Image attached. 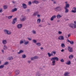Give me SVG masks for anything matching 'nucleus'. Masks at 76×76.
I'll list each match as a JSON object with an SVG mask.
<instances>
[{
  "mask_svg": "<svg viewBox=\"0 0 76 76\" xmlns=\"http://www.w3.org/2000/svg\"><path fill=\"white\" fill-rule=\"evenodd\" d=\"M17 9L16 8H15L13 10H11L12 12H16V11H17Z\"/></svg>",
  "mask_w": 76,
  "mask_h": 76,
  "instance_id": "23",
  "label": "nucleus"
},
{
  "mask_svg": "<svg viewBox=\"0 0 76 76\" xmlns=\"http://www.w3.org/2000/svg\"><path fill=\"white\" fill-rule=\"evenodd\" d=\"M53 53L54 55H55V54H56V51H53L52 52V54H53Z\"/></svg>",
  "mask_w": 76,
  "mask_h": 76,
  "instance_id": "42",
  "label": "nucleus"
},
{
  "mask_svg": "<svg viewBox=\"0 0 76 76\" xmlns=\"http://www.w3.org/2000/svg\"><path fill=\"white\" fill-rule=\"evenodd\" d=\"M1 51L3 53H4V50L3 49L1 50Z\"/></svg>",
  "mask_w": 76,
  "mask_h": 76,
  "instance_id": "49",
  "label": "nucleus"
},
{
  "mask_svg": "<svg viewBox=\"0 0 76 76\" xmlns=\"http://www.w3.org/2000/svg\"><path fill=\"white\" fill-rule=\"evenodd\" d=\"M40 50H42V51H43V50H44V48H40Z\"/></svg>",
  "mask_w": 76,
  "mask_h": 76,
  "instance_id": "51",
  "label": "nucleus"
},
{
  "mask_svg": "<svg viewBox=\"0 0 76 76\" xmlns=\"http://www.w3.org/2000/svg\"><path fill=\"white\" fill-rule=\"evenodd\" d=\"M12 17H13V15L8 16V19H11L12 18Z\"/></svg>",
  "mask_w": 76,
  "mask_h": 76,
  "instance_id": "33",
  "label": "nucleus"
},
{
  "mask_svg": "<svg viewBox=\"0 0 76 76\" xmlns=\"http://www.w3.org/2000/svg\"><path fill=\"white\" fill-rule=\"evenodd\" d=\"M65 10V12L66 13H68L69 12V10L67 8H64Z\"/></svg>",
  "mask_w": 76,
  "mask_h": 76,
  "instance_id": "25",
  "label": "nucleus"
},
{
  "mask_svg": "<svg viewBox=\"0 0 76 76\" xmlns=\"http://www.w3.org/2000/svg\"><path fill=\"white\" fill-rule=\"evenodd\" d=\"M65 4H67V1H66L65 2Z\"/></svg>",
  "mask_w": 76,
  "mask_h": 76,
  "instance_id": "59",
  "label": "nucleus"
},
{
  "mask_svg": "<svg viewBox=\"0 0 76 76\" xmlns=\"http://www.w3.org/2000/svg\"><path fill=\"white\" fill-rule=\"evenodd\" d=\"M61 32L60 31H59L58 32V34H61Z\"/></svg>",
  "mask_w": 76,
  "mask_h": 76,
  "instance_id": "53",
  "label": "nucleus"
},
{
  "mask_svg": "<svg viewBox=\"0 0 76 76\" xmlns=\"http://www.w3.org/2000/svg\"><path fill=\"white\" fill-rule=\"evenodd\" d=\"M28 39L29 41H31V40H32V38L28 37Z\"/></svg>",
  "mask_w": 76,
  "mask_h": 76,
  "instance_id": "47",
  "label": "nucleus"
},
{
  "mask_svg": "<svg viewBox=\"0 0 76 76\" xmlns=\"http://www.w3.org/2000/svg\"><path fill=\"white\" fill-rule=\"evenodd\" d=\"M28 63H31V61H28Z\"/></svg>",
  "mask_w": 76,
  "mask_h": 76,
  "instance_id": "64",
  "label": "nucleus"
},
{
  "mask_svg": "<svg viewBox=\"0 0 76 76\" xmlns=\"http://www.w3.org/2000/svg\"><path fill=\"white\" fill-rule=\"evenodd\" d=\"M15 73L16 75H19V74L20 73V71H19V70H16L15 71Z\"/></svg>",
  "mask_w": 76,
  "mask_h": 76,
  "instance_id": "10",
  "label": "nucleus"
},
{
  "mask_svg": "<svg viewBox=\"0 0 76 76\" xmlns=\"http://www.w3.org/2000/svg\"><path fill=\"white\" fill-rule=\"evenodd\" d=\"M54 10L56 11V12H60L62 10V8L61 7H56L54 9Z\"/></svg>",
  "mask_w": 76,
  "mask_h": 76,
  "instance_id": "2",
  "label": "nucleus"
},
{
  "mask_svg": "<svg viewBox=\"0 0 76 76\" xmlns=\"http://www.w3.org/2000/svg\"><path fill=\"white\" fill-rule=\"evenodd\" d=\"M3 8L4 9H7V7L6 5H4L3 6Z\"/></svg>",
  "mask_w": 76,
  "mask_h": 76,
  "instance_id": "35",
  "label": "nucleus"
},
{
  "mask_svg": "<svg viewBox=\"0 0 76 76\" xmlns=\"http://www.w3.org/2000/svg\"><path fill=\"white\" fill-rule=\"evenodd\" d=\"M33 3H35V4H38L39 3V2L37 0H34Z\"/></svg>",
  "mask_w": 76,
  "mask_h": 76,
  "instance_id": "27",
  "label": "nucleus"
},
{
  "mask_svg": "<svg viewBox=\"0 0 76 76\" xmlns=\"http://www.w3.org/2000/svg\"><path fill=\"white\" fill-rule=\"evenodd\" d=\"M37 23L39 24L41 23V18H38L37 20Z\"/></svg>",
  "mask_w": 76,
  "mask_h": 76,
  "instance_id": "17",
  "label": "nucleus"
},
{
  "mask_svg": "<svg viewBox=\"0 0 76 76\" xmlns=\"http://www.w3.org/2000/svg\"><path fill=\"white\" fill-rule=\"evenodd\" d=\"M53 3L54 4H56V3H57V2H56V1H53Z\"/></svg>",
  "mask_w": 76,
  "mask_h": 76,
  "instance_id": "55",
  "label": "nucleus"
},
{
  "mask_svg": "<svg viewBox=\"0 0 76 76\" xmlns=\"http://www.w3.org/2000/svg\"><path fill=\"white\" fill-rule=\"evenodd\" d=\"M60 61L61 62H62V63H63V62H64V59H61L60 60Z\"/></svg>",
  "mask_w": 76,
  "mask_h": 76,
  "instance_id": "44",
  "label": "nucleus"
},
{
  "mask_svg": "<svg viewBox=\"0 0 76 76\" xmlns=\"http://www.w3.org/2000/svg\"><path fill=\"white\" fill-rule=\"evenodd\" d=\"M58 39H59V40H63V39H64V36H61L58 37Z\"/></svg>",
  "mask_w": 76,
  "mask_h": 76,
  "instance_id": "9",
  "label": "nucleus"
},
{
  "mask_svg": "<svg viewBox=\"0 0 76 76\" xmlns=\"http://www.w3.org/2000/svg\"><path fill=\"white\" fill-rule=\"evenodd\" d=\"M22 6L23 9H26L27 8V5L25 4V3H23L22 4Z\"/></svg>",
  "mask_w": 76,
  "mask_h": 76,
  "instance_id": "11",
  "label": "nucleus"
},
{
  "mask_svg": "<svg viewBox=\"0 0 76 76\" xmlns=\"http://www.w3.org/2000/svg\"><path fill=\"white\" fill-rule=\"evenodd\" d=\"M39 26L40 27H41L42 26H41V24H39Z\"/></svg>",
  "mask_w": 76,
  "mask_h": 76,
  "instance_id": "61",
  "label": "nucleus"
},
{
  "mask_svg": "<svg viewBox=\"0 0 76 76\" xmlns=\"http://www.w3.org/2000/svg\"><path fill=\"white\" fill-rule=\"evenodd\" d=\"M69 42L72 45H73L74 43V42H73V41H70Z\"/></svg>",
  "mask_w": 76,
  "mask_h": 76,
  "instance_id": "41",
  "label": "nucleus"
},
{
  "mask_svg": "<svg viewBox=\"0 0 76 76\" xmlns=\"http://www.w3.org/2000/svg\"><path fill=\"white\" fill-rule=\"evenodd\" d=\"M70 7V5L69 4H66L65 5V6L64 7V8L67 9V8H69Z\"/></svg>",
  "mask_w": 76,
  "mask_h": 76,
  "instance_id": "15",
  "label": "nucleus"
},
{
  "mask_svg": "<svg viewBox=\"0 0 76 76\" xmlns=\"http://www.w3.org/2000/svg\"><path fill=\"white\" fill-rule=\"evenodd\" d=\"M56 18V16L53 15L52 17L50 19V20H51V21H53V20L54 19Z\"/></svg>",
  "mask_w": 76,
  "mask_h": 76,
  "instance_id": "12",
  "label": "nucleus"
},
{
  "mask_svg": "<svg viewBox=\"0 0 76 76\" xmlns=\"http://www.w3.org/2000/svg\"><path fill=\"white\" fill-rule=\"evenodd\" d=\"M57 22H60V20H57Z\"/></svg>",
  "mask_w": 76,
  "mask_h": 76,
  "instance_id": "63",
  "label": "nucleus"
},
{
  "mask_svg": "<svg viewBox=\"0 0 76 76\" xmlns=\"http://www.w3.org/2000/svg\"><path fill=\"white\" fill-rule=\"evenodd\" d=\"M69 27L72 28H76V25H75L74 24L72 23L69 25Z\"/></svg>",
  "mask_w": 76,
  "mask_h": 76,
  "instance_id": "4",
  "label": "nucleus"
},
{
  "mask_svg": "<svg viewBox=\"0 0 76 76\" xmlns=\"http://www.w3.org/2000/svg\"><path fill=\"white\" fill-rule=\"evenodd\" d=\"M31 60H35V59L34 58V57H31Z\"/></svg>",
  "mask_w": 76,
  "mask_h": 76,
  "instance_id": "45",
  "label": "nucleus"
},
{
  "mask_svg": "<svg viewBox=\"0 0 76 76\" xmlns=\"http://www.w3.org/2000/svg\"><path fill=\"white\" fill-rule=\"evenodd\" d=\"M56 17L58 19H60L62 16L60 14H58L56 15Z\"/></svg>",
  "mask_w": 76,
  "mask_h": 76,
  "instance_id": "19",
  "label": "nucleus"
},
{
  "mask_svg": "<svg viewBox=\"0 0 76 76\" xmlns=\"http://www.w3.org/2000/svg\"><path fill=\"white\" fill-rule=\"evenodd\" d=\"M32 33L33 34H36V31L35 30H33L32 31Z\"/></svg>",
  "mask_w": 76,
  "mask_h": 76,
  "instance_id": "38",
  "label": "nucleus"
},
{
  "mask_svg": "<svg viewBox=\"0 0 76 76\" xmlns=\"http://www.w3.org/2000/svg\"><path fill=\"white\" fill-rule=\"evenodd\" d=\"M74 23H75V24H74L75 25H76V21H74Z\"/></svg>",
  "mask_w": 76,
  "mask_h": 76,
  "instance_id": "54",
  "label": "nucleus"
},
{
  "mask_svg": "<svg viewBox=\"0 0 76 76\" xmlns=\"http://www.w3.org/2000/svg\"><path fill=\"white\" fill-rule=\"evenodd\" d=\"M48 25H51V24H50V23H48Z\"/></svg>",
  "mask_w": 76,
  "mask_h": 76,
  "instance_id": "62",
  "label": "nucleus"
},
{
  "mask_svg": "<svg viewBox=\"0 0 76 76\" xmlns=\"http://www.w3.org/2000/svg\"><path fill=\"white\" fill-rule=\"evenodd\" d=\"M73 58V55H70L69 56V59H72Z\"/></svg>",
  "mask_w": 76,
  "mask_h": 76,
  "instance_id": "28",
  "label": "nucleus"
},
{
  "mask_svg": "<svg viewBox=\"0 0 76 76\" xmlns=\"http://www.w3.org/2000/svg\"><path fill=\"white\" fill-rule=\"evenodd\" d=\"M36 45L38 47H40L41 46V43L39 42L37 43H36Z\"/></svg>",
  "mask_w": 76,
  "mask_h": 76,
  "instance_id": "30",
  "label": "nucleus"
},
{
  "mask_svg": "<svg viewBox=\"0 0 76 76\" xmlns=\"http://www.w3.org/2000/svg\"><path fill=\"white\" fill-rule=\"evenodd\" d=\"M22 24H19L17 25V28L19 29L22 28Z\"/></svg>",
  "mask_w": 76,
  "mask_h": 76,
  "instance_id": "14",
  "label": "nucleus"
},
{
  "mask_svg": "<svg viewBox=\"0 0 76 76\" xmlns=\"http://www.w3.org/2000/svg\"><path fill=\"white\" fill-rule=\"evenodd\" d=\"M2 44L3 45H6L7 44V40H6L4 39L2 40Z\"/></svg>",
  "mask_w": 76,
  "mask_h": 76,
  "instance_id": "13",
  "label": "nucleus"
},
{
  "mask_svg": "<svg viewBox=\"0 0 76 76\" xmlns=\"http://www.w3.org/2000/svg\"><path fill=\"white\" fill-rule=\"evenodd\" d=\"M68 49L69 52H73V49L72 47H68Z\"/></svg>",
  "mask_w": 76,
  "mask_h": 76,
  "instance_id": "8",
  "label": "nucleus"
},
{
  "mask_svg": "<svg viewBox=\"0 0 76 76\" xmlns=\"http://www.w3.org/2000/svg\"><path fill=\"white\" fill-rule=\"evenodd\" d=\"M66 63L67 65H70L71 64V61H67Z\"/></svg>",
  "mask_w": 76,
  "mask_h": 76,
  "instance_id": "20",
  "label": "nucleus"
},
{
  "mask_svg": "<svg viewBox=\"0 0 76 76\" xmlns=\"http://www.w3.org/2000/svg\"><path fill=\"white\" fill-rule=\"evenodd\" d=\"M8 59L9 60H13V58L12 56H10L8 58Z\"/></svg>",
  "mask_w": 76,
  "mask_h": 76,
  "instance_id": "24",
  "label": "nucleus"
},
{
  "mask_svg": "<svg viewBox=\"0 0 76 76\" xmlns=\"http://www.w3.org/2000/svg\"><path fill=\"white\" fill-rule=\"evenodd\" d=\"M73 9H74V10H72V12L73 13H76V7H74L73 8Z\"/></svg>",
  "mask_w": 76,
  "mask_h": 76,
  "instance_id": "18",
  "label": "nucleus"
},
{
  "mask_svg": "<svg viewBox=\"0 0 76 76\" xmlns=\"http://www.w3.org/2000/svg\"><path fill=\"white\" fill-rule=\"evenodd\" d=\"M22 18L20 19V20H21V21H22V22H24V21L26 20V17L25 16H23L22 15Z\"/></svg>",
  "mask_w": 76,
  "mask_h": 76,
  "instance_id": "5",
  "label": "nucleus"
},
{
  "mask_svg": "<svg viewBox=\"0 0 76 76\" xmlns=\"http://www.w3.org/2000/svg\"><path fill=\"white\" fill-rule=\"evenodd\" d=\"M28 4H29V5H31L32 4V3H31V1H29L28 2Z\"/></svg>",
  "mask_w": 76,
  "mask_h": 76,
  "instance_id": "43",
  "label": "nucleus"
},
{
  "mask_svg": "<svg viewBox=\"0 0 76 76\" xmlns=\"http://www.w3.org/2000/svg\"><path fill=\"white\" fill-rule=\"evenodd\" d=\"M3 12V9L0 8V13H1Z\"/></svg>",
  "mask_w": 76,
  "mask_h": 76,
  "instance_id": "46",
  "label": "nucleus"
},
{
  "mask_svg": "<svg viewBox=\"0 0 76 76\" xmlns=\"http://www.w3.org/2000/svg\"><path fill=\"white\" fill-rule=\"evenodd\" d=\"M24 45H28L29 43V42L28 40H24Z\"/></svg>",
  "mask_w": 76,
  "mask_h": 76,
  "instance_id": "7",
  "label": "nucleus"
},
{
  "mask_svg": "<svg viewBox=\"0 0 76 76\" xmlns=\"http://www.w3.org/2000/svg\"><path fill=\"white\" fill-rule=\"evenodd\" d=\"M16 22H17V18H15L13 20L12 23L14 25Z\"/></svg>",
  "mask_w": 76,
  "mask_h": 76,
  "instance_id": "6",
  "label": "nucleus"
},
{
  "mask_svg": "<svg viewBox=\"0 0 76 76\" xmlns=\"http://www.w3.org/2000/svg\"><path fill=\"white\" fill-rule=\"evenodd\" d=\"M4 67V66L3 65H1L0 66V69H3Z\"/></svg>",
  "mask_w": 76,
  "mask_h": 76,
  "instance_id": "40",
  "label": "nucleus"
},
{
  "mask_svg": "<svg viewBox=\"0 0 76 76\" xmlns=\"http://www.w3.org/2000/svg\"><path fill=\"white\" fill-rule=\"evenodd\" d=\"M22 58H26V55H22Z\"/></svg>",
  "mask_w": 76,
  "mask_h": 76,
  "instance_id": "32",
  "label": "nucleus"
},
{
  "mask_svg": "<svg viewBox=\"0 0 76 76\" xmlns=\"http://www.w3.org/2000/svg\"><path fill=\"white\" fill-rule=\"evenodd\" d=\"M67 42H70V41H69V39H67Z\"/></svg>",
  "mask_w": 76,
  "mask_h": 76,
  "instance_id": "58",
  "label": "nucleus"
},
{
  "mask_svg": "<svg viewBox=\"0 0 76 76\" xmlns=\"http://www.w3.org/2000/svg\"><path fill=\"white\" fill-rule=\"evenodd\" d=\"M3 48L4 50H7V47L6 45H4L3 46Z\"/></svg>",
  "mask_w": 76,
  "mask_h": 76,
  "instance_id": "16",
  "label": "nucleus"
},
{
  "mask_svg": "<svg viewBox=\"0 0 76 76\" xmlns=\"http://www.w3.org/2000/svg\"><path fill=\"white\" fill-rule=\"evenodd\" d=\"M59 60V58L57 57L52 58L51 60L52 61V66H55V64H56V60L57 61Z\"/></svg>",
  "mask_w": 76,
  "mask_h": 76,
  "instance_id": "1",
  "label": "nucleus"
},
{
  "mask_svg": "<svg viewBox=\"0 0 76 76\" xmlns=\"http://www.w3.org/2000/svg\"><path fill=\"white\" fill-rule=\"evenodd\" d=\"M9 64V62H6L4 64V65H7Z\"/></svg>",
  "mask_w": 76,
  "mask_h": 76,
  "instance_id": "36",
  "label": "nucleus"
},
{
  "mask_svg": "<svg viewBox=\"0 0 76 76\" xmlns=\"http://www.w3.org/2000/svg\"><path fill=\"white\" fill-rule=\"evenodd\" d=\"M24 52V50H20L19 52L18 53V54H21V53H23Z\"/></svg>",
  "mask_w": 76,
  "mask_h": 76,
  "instance_id": "21",
  "label": "nucleus"
},
{
  "mask_svg": "<svg viewBox=\"0 0 76 76\" xmlns=\"http://www.w3.org/2000/svg\"><path fill=\"white\" fill-rule=\"evenodd\" d=\"M30 11V10H29V9H27V12H29Z\"/></svg>",
  "mask_w": 76,
  "mask_h": 76,
  "instance_id": "52",
  "label": "nucleus"
},
{
  "mask_svg": "<svg viewBox=\"0 0 76 76\" xmlns=\"http://www.w3.org/2000/svg\"><path fill=\"white\" fill-rule=\"evenodd\" d=\"M37 17H38V18H40V17H41V15H40L39 14H37Z\"/></svg>",
  "mask_w": 76,
  "mask_h": 76,
  "instance_id": "48",
  "label": "nucleus"
},
{
  "mask_svg": "<svg viewBox=\"0 0 76 76\" xmlns=\"http://www.w3.org/2000/svg\"><path fill=\"white\" fill-rule=\"evenodd\" d=\"M61 47H62V48H64L65 47V45H64V43H62L61 44Z\"/></svg>",
  "mask_w": 76,
  "mask_h": 76,
  "instance_id": "34",
  "label": "nucleus"
},
{
  "mask_svg": "<svg viewBox=\"0 0 76 76\" xmlns=\"http://www.w3.org/2000/svg\"><path fill=\"white\" fill-rule=\"evenodd\" d=\"M38 13L39 12H35L33 14L34 16H36V15H37L38 14Z\"/></svg>",
  "mask_w": 76,
  "mask_h": 76,
  "instance_id": "29",
  "label": "nucleus"
},
{
  "mask_svg": "<svg viewBox=\"0 0 76 76\" xmlns=\"http://www.w3.org/2000/svg\"><path fill=\"white\" fill-rule=\"evenodd\" d=\"M32 41L33 43H34V44H36L37 42V41L36 39H33L32 40Z\"/></svg>",
  "mask_w": 76,
  "mask_h": 76,
  "instance_id": "26",
  "label": "nucleus"
},
{
  "mask_svg": "<svg viewBox=\"0 0 76 76\" xmlns=\"http://www.w3.org/2000/svg\"><path fill=\"white\" fill-rule=\"evenodd\" d=\"M4 32H5V34H7V35H11L12 34V31H9L7 30H4Z\"/></svg>",
  "mask_w": 76,
  "mask_h": 76,
  "instance_id": "3",
  "label": "nucleus"
},
{
  "mask_svg": "<svg viewBox=\"0 0 76 76\" xmlns=\"http://www.w3.org/2000/svg\"><path fill=\"white\" fill-rule=\"evenodd\" d=\"M23 43H24V40H21L20 42V44H23Z\"/></svg>",
  "mask_w": 76,
  "mask_h": 76,
  "instance_id": "31",
  "label": "nucleus"
},
{
  "mask_svg": "<svg viewBox=\"0 0 76 76\" xmlns=\"http://www.w3.org/2000/svg\"><path fill=\"white\" fill-rule=\"evenodd\" d=\"M64 49H62L61 50V52H64Z\"/></svg>",
  "mask_w": 76,
  "mask_h": 76,
  "instance_id": "56",
  "label": "nucleus"
},
{
  "mask_svg": "<svg viewBox=\"0 0 76 76\" xmlns=\"http://www.w3.org/2000/svg\"><path fill=\"white\" fill-rule=\"evenodd\" d=\"M12 3H13V4H15V2L14 1H12Z\"/></svg>",
  "mask_w": 76,
  "mask_h": 76,
  "instance_id": "57",
  "label": "nucleus"
},
{
  "mask_svg": "<svg viewBox=\"0 0 76 76\" xmlns=\"http://www.w3.org/2000/svg\"><path fill=\"white\" fill-rule=\"evenodd\" d=\"M48 57H51V56H53V55L52 53H48Z\"/></svg>",
  "mask_w": 76,
  "mask_h": 76,
  "instance_id": "22",
  "label": "nucleus"
},
{
  "mask_svg": "<svg viewBox=\"0 0 76 76\" xmlns=\"http://www.w3.org/2000/svg\"><path fill=\"white\" fill-rule=\"evenodd\" d=\"M70 34H69L68 35V37H70Z\"/></svg>",
  "mask_w": 76,
  "mask_h": 76,
  "instance_id": "60",
  "label": "nucleus"
},
{
  "mask_svg": "<svg viewBox=\"0 0 76 76\" xmlns=\"http://www.w3.org/2000/svg\"><path fill=\"white\" fill-rule=\"evenodd\" d=\"M34 59H38V58H39V57L38 56H35L34 57Z\"/></svg>",
  "mask_w": 76,
  "mask_h": 76,
  "instance_id": "37",
  "label": "nucleus"
},
{
  "mask_svg": "<svg viewBox=\"0 0 76 76\" xmlns=\"http://www.w3.org/2000/svg\"><path fill=\"white\" fill-rule=\"evenodd\" d=\"M44 22V19H43L42 20V22L43 23Z\"/></svg>",
  "mask_w": 76,
  "mask_h": 76,
  "instance_id": "50",
  "label": "nucleus"
},
{
  "mask_svg": "<svg viewBox=\"0 0 76 76\" xmlns=\"http://www.w3.org/2000/svg\"><path fill=\"white\" fill-rule=\"evenodd\" d=\"M36 76H40V74L38 72L36 74Z\"/></svg>",
  "mask_w": 76,
  "mask_h": 76,
  "instance_id": "39",
  "label": "nucleus"
}]
</instances>
